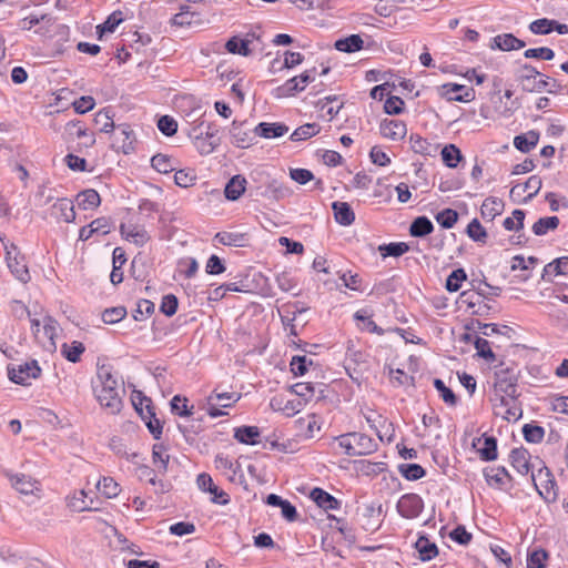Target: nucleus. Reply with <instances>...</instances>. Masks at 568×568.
Segmentation results:
<instances>
[{
    "label": "nucleus",
    "instance_id": "a211bd4d",
    "mask_svg": "<svg viewBox=\"0 0 568 568\" xmlns=\"http://www.w3.org/2000/svg\"><path fill=\"white\" fill-rule=\"evenodd\" d=\"M12 487L23 495L33 494L38 490L39 483L30 476L24 474L9 475Z\"/></svg>",
    "mask_w": 568,
    "mask_h": 568
},
{
    "label": "nucleus",
    "instance_id": "0eeeda50",
    "mask_svg": "<svg viewBox=\"0 0 568 568\" xmlns=\"http://www.w3.org/2000/svg\"><path fill=\"white\" fill-rule=\"evenodd\" d=\"M292 194L291 189L276 179H267L264 186L256 189V195H261L267 200L280 201Z\"/></svg>",
    "mask_w": 568,
    "mask_h": 568
},
{
    "label": "nucleus",
    "instance_id": "13d9d810",
    "mask_svg": "<svg viewBox=\"0 0 568 568\" xmlns=\"http://www.w3.org/2000/svg\"><path fill=\"white\" fill-rule=\"evenodd\" d=\"M97 487L106 498H114L121 491L120 485L111 477L100 479Z\"/></svg>",
    "mask_w": 568,
    "mask_h": 568
},
{
    "label": "nucleus",
    "instance_id": "9d476101",
    "mask_svg": "<svg viewBox=\"0 0 568 568\" xmlns=\"http://www.w3.org/2000/svg\"><path fill=\"white\" fill-rule=\"evenodd\" d=\"M529 30L535 34H549L552 31H557L559 34L568 33V26L560 23L557 20L541 18L532 21L529 24Z\"/></svg>",
    "mask_w": 568,
    "mask_h": 568
},
{
    "label": "nucleus",
    "instance_id": "a18cd8bd",
    "mask_svg": "<svg viewBox=\"0 0 568 568\" xmlns=\"http://www.w3.org/2000/svg\"><path fill=\"white\" fill-rule=\"evenodd\" d=\"M409 141L412 150L415 153H419L422 155H433V153L436 151V148L430 142L418 134H412Z\"/></svg>",
    "mask_w": 568,
    "mask_h": 568
},
{
    "label": "nucleus",
    "instance_id": "4d7b16f0",
    "mask_svg": "<svg viewBox=\"0 0 568 568\" xmlns=\"http://www.w3.org/2000/svg\"><path fill=\"white\" fill-rule=\"evenodd\" d=\"M214 239L222 245L243 246L245 235L242 233L219 232Z\"/></svg>",
    "mask_w": 568,
    "mask_h": 568
},
{
    "label": "nucleus",
    "instance_id": "39448f33",
    "mask_svg": "<svg viewBox=\"0 0 568 568\" xmlns=\"http://www.w3.org/2000/svg\"><path fill=\"white\" fill-rule=\"evenodd\" d=\"M41 373V368L38 365L37 361L26 362L24 364H20L17 367L10 366L8 368L9 378L20 385H27L28 381L31 378H37Z\"/></svg>",
    "mask_w": 568,
    "mask_h": 568
},
{
    "label": "nucleus",
    "instance_id": "b1692460",
    "mask_svg": "<svg viewBox=\"0 0 568 568\" xmlns=\"http://www.w3.org/2000/svg\"><path fill=\"white\" fill-rule=\"evenodd\" d=\"M261 432L257 426H247L243 425L236 427L234 429V438L245 445H255L257 444V438L260 437Z\"/></svg>",
    "mask_w": 568,
    "mask_h": 568
},
{
    "label": "nucleus",
    "instance_id": "c9c22d12",
    "mask_svg": "<svg viewBox=\"0 0 568 568\" xmlns=\"http://www.w3.org/2000/svg\"><path fill=\"white\" fill-rule=\"evenodd\" d=\"M241 398V394L235 392H217V389H214L210 396L207 397V402H216L220 407L227 408L231 407L234 403H236Z\"/></svg>",
    "mask_w": 568,
    "mask_h": 568
},
{
    "label": "nucleus",
    "instance_id": "1a4fd4ad",
    "mask_svg": "<svg viewBox=\"0 0 568 568\" xmlns=\"http://www.w3.org/2000/svg\"><path fill=\"white\" fill-rule=\"evenodd\" d=\"M442 95L449 101L470 102L476 93L473 88H467L458 83H446L442 85Z\"/></svg>",
    "mask_w": 568,
    "mask_h": 568
},
{
    "label": "nucleus",
    "instance_id": "ddd939ff",
    "mask_svg": "<svg viewBox=\"0 0 568 568\" xmlns=\"http://www.w3.org/2000/svg\"><path fill=\"white\" fill-rule=\"evenodd\" d=\"M356 456H365L375 453L378 449L377 442L363 433H349Z\"/></svg>",
    "mask_w": 568,
    "mask_h": 568
},
{
    "label": "nucleus",
    "instance_id": "8fccbe9b",
    "mask_svg": "<svg viewBox=\"0 0 568 568\" xmlns=\"http://www.w3.org/2000/svg\"><path fill=\"white\" fill-rule=\"evenodd\" d=\"M354 318L356 321H361L363 322V326L361 327L362 329H365L369 333H374V334H377V335H384L385 334V329H383L382 327H379L371 317L369 314H367V312L365 310H359L357 311L355 314H354Z\"/></svg>",
    "mask_w": 568,
    "mask_h": 568
},
{
    "label": "nucleus",
    "instance_id": "e433bc0d",
    "mask_svg": "<svg viewBox=\"0 0 568 568\" xmlns=\"http://www.w3.org/2000/svg\"><path fill=\"white\" fill-rule=\"evenodd\" d=\"M175 160L166 154L158 153L152 156L151 165L159 173L166 174L175 170Z\"/></svg>",
    "mask_w": 568,
    "mask_h": 568
},
{
    "label": "nucleus",
    "instance_id": "de8ad7c7",
    "mask_svg": "<svg viewBox=\"0 0 568 568\" xmlns=\"http://www.w3.org/2000/svg\"><path fill=\"white\" fill-rule=\"evenodd\" d=\"M94 122L97 125L100 126L101 132L104 133L114 132L116 129V125L113 121V115L108 109H103L100 112H98L94 116Z\"/></svg>",
    "mask_w": 568,
    "mask_h": 568
},
{
    "label": "nucleus",
    "instance_id": "0e129e2a",
    "mask_svg": "<svg viewBox=\"0 0 568 568\" xmlns=\"http://www.w3.org/2000/svg\"><path fill=\"white\" fill-rule=\"evenodd\" d=\"M467 235L475 242L485 243L487 232L477 219L470 221L466 229Z\"/></svg>",
    "mask_w": 568,
    "mask_h": 568
},
{
    "label": "nucleus",
    "instance_id": "aec40b11",
    "mask_svg": "<svg viewBox=\"0 0 568 568\" xmlns=\"http://www.w3.org/2000/svg\"><path fill=\"white\" fill-rule=\"evenodd\" d=\"M495 393L505 394L508 397H518L516 378L507 376L505 373L496 374Z\"/></svg>",
    "mask_w": 568,
    "mask_h": 568
},
{
    "label": "nucleus",
    "instance_id": "f8f14e48",
    "mask_svg": "<svg viewBox=\"0 0 568 568\" xmlns=\"http://www.w3.org/2000/svg\"><path fill=\"white\" fill-rule=\"evenodd\" d=\"M51 215L57 221H63L65 223L73 222L75 219V212L72 201L67 197L58 199L51 206Z\"/></svg>",
    "mask_w": 568,
    "mask_h": 568
},
{
    "label": "nucleus",
    "instance_id": "09e8293b",
    "mask_svg": "<svg viewBox=\"0 0 568 568\" xmlns=\"http://www.w3.org/2000/svg\"><path fill=\"white\" fill-rule=\"evenodd\" d=\"M484 476L489 485L495 484L498 487H501L505 484V477L510 478L508 470L504 466L486 468L484 470Z\"/></svg>",
    "mask_w": 568,
    "mask_h": 568
},
{
    "label": "nucleus",
    "instance_id": "6ab92c4d",
    "mask_svg": "<svg viewBox=\"0 0 568 568\" xmlns=\"http://www.w3.org/2000/svg\"><path fill=\"white\" fill-rule=\"evenodd\" d=\"M335 221L343 226H348L355 221V213L347 202L335 201L332 203Z\"/></svg>",
    "mask_w": 568,
    "mask_h": 568
},
{
    "label": "nucleus",
    "instance_id": "4be33fe9",
    "mask_svg": "<svg viewBox=\"0 0 568 568\" xmlns=\"http://www.w3.org/2000/svg\"><path fill=\"white\" fill-rule=\"evenodd\" d=\"M246 179L240 174L234 175L225 185L224 194L230 201H236L245 192Z\"/></svg>",
    "mask_w": 568,
    "mask_h": 568
},
{
    "label": "nucleus",
    "instance_id": "3c124183",
    "mask_svg": "<svg viewBox=\"0 0 568 568\" xmlns=\"http://www.w3.org/2000/svg\"><path fill=\"white\" fill-rule=\"evenodd\" d=\"M398 471L407 480H418L426 475V470L419 464H400Z\"/></svg>",
    "mask_w": 568,
    "mask_h": 568
},
{
    "label": "nucleus",
    "instance_id": "c756f323",
    "mask_svg": "<svg viewBox=\"0 0 568 568\" xmlns=\"http://www.w3.org/2000/svg\"><path fill=\"white\" fill-rule=\"evenodd\" d=\"M364 41L358 34H351L346 38L338 39L334 47L336 50L346 53H353L363 49Z\"/></svg>",
    "mask_w": 568,
    "mask_h": 568
},
{
    "label": "nucleus",
    "instance_id": "393cba45",
    "mask_svg": "<svg viewBox=\"0 0 568 568\" xmlns=\"http://www.w3.org/2000/svg\"><path fill=\"white\" fill-rule=\"evenodd\" d=\"M538 141L539 132L531 130L527 133L516 135L514 138V145L520 152L528 153L538 144Z\"/></svg>",
    "mask_w": 568,
    "mask_h": 568
},
{
    "label": "nucleus",
    "instance_id": "864d4df0",
    "mask_svg": "<svg viewBox=\"0 0 568 568\" xmlns=\"http://www.w3.org/2000/svg\"><path fill=\"white\" fill-rule=\"evenodd\" d=\"M467 280V274L464 268L454 270L446 278L445 288L455 293L462 287V283Z\"/></svg>",
    "mask_w": 568,
    "mask_h": 568
},
{
    "label": "nucleus",
    "instance_id": "052dcab7",
    "mask_svg": "<svg viewBox=\"0 0 568 568\" xmlns=\"http://www.w3.org/2000/svg\"><path fill=\"white\" fill-rule=\"evenodd\" d=\"M508 400L510 404L505 408V410H497L496 415L501 416L508 422L518 420L523 415V410L520 405L517 403V397H509Z\"/></svg>",
    "mask_w": 568,
    "mask_h": 568
},
{
    "label": "nucleus",
    "instance_id": "338daca9",
    "mask_svg": "<svg viewBox=\"0 0 568 568\" xmlns=\"http://www.w3.org/2000/svg\"><path fill=\"white\" fill-rule=\"evenodd\" d=\"M171 410L173 414H176L182 417L191 416L193 414L192 408L187 407V398L182 397L180 395L173 396L171 399Z\"/></svg>",
    "mask_w": 568,
    "mask_h": 568
},
{
    "label": "nucleus",
    "instance_id": "37998d69",
    "mask_svg": "<svg viewBox=\"0 0 568 568\" xmlns=\"http://www.w3.org/2000/svg\"><path fill=\"white\" fill-rule=\"evenodd\" d=\"M504 204L499 199L487 197L481 205V215L484 219L494 220L503 211Z\"/></svg>",
    "mask_w": 568,
    "mask_h": 568
},
{
    "label": "nucleus",
    "instance_id": "6e6552de",
    "mask_svg": "<svg viewBox=\"0 0 568 568\" xmlns=\"http://www.w3.org/2000/svg\"><path fill=\"white\" fill-rule=\"evenodd\" d=\"M135 135L131 126L126 123L118 124L113 134V146L129 154L134 150Z\"/></svg>",
    "mask_w": 568,
    "mask_h": 568
},
{
    "label": "nucleus",
    "instance_id": "4c0bfd02",
    "mask_svg": "<svg viewBox=\"0 0 568 568\" xmlns=\"http://www.w3.org/2000/svg\"><path fill=\"white\" fill-rule=\"evenodd\" d=\"M321 131V126L317 123H306L293 131L290 136V140L294 142L305 141Z\"/></svg>",
    "mask_w": 568,
    "mask_h": 568
},
{
    "label": "nucleus",
    "instance_id": "a19ab883",
    "mask_svg": "<svg viewBox=\"0 0 568 568\" xmlns=\"http://www.w3.org/2000/svg\"><path fill=\"white\" fill-rule=\"evenodd\" d=\"M549 554L544 548H535L527 554V568H546Z\"/></svg>",
    "mask_w": 568,
    "mask_h": 568
},
{
    "label": "nucleus",
    "instance_id": "2eb2a0df",
    "mask_svg": "<svg viewBox=\"0 0 568 568\" xmlns=\"http://www.w3.org/2000/svg\"><path fill=\"white\" fill-rule=\"evenodd\" d=\"M311 499L324 510H335L341 507V501L326 490L315 487L310 494Z\"/></svg>",
    "mask_w": 568,
    "mask_h": 568
},
{
    "label": "nucleus",
    "instance_id": "603ef678",
    "mask_svg": "<svg viewBox=\"0 0 568 568\" xmlns=\"http://www.w3.org/2000/svg\"><path fill=\"white\" fill-rule=\"evenodd\" d=\"M474 346L477 351V355L484 358L488 363H494L496 361V355L490 348V344L487 339L475 335Z\"/></svg>",
    "mask_w": 568,
    "mask_h": 568
},
{
    "label": "nucleus",
    "instance_id": "49530a36",
    "mask_svg": "<svg viewBox=\"0 0 568 568\" xmlns=\"http://www.w3.org/2000/svg\"><path fill=\"white\" fill-rule=\"evenodd\" d=\"M165 447L162 444H155L152 448V460L158 466L161 474L168 471L170 456L164 454Z\"/></svg>",
    "mask_w": 568,
    "mask_h": 568
},
{
    "label": "nucleus",
    "instance_id": "69168bd1",
    "mask_svg": "<svg viewBox=\"0 0 568 568\" xmlns=\"http://www.w3.org/2000/svg\"><path fill=\"white\" fill-rule=\"evenodd\" d=\"M433 384L436 390L439 393L442 399L447 405L455 406L457 404V396L449 387L445 385V383L442 379L435 378Z\"/></svg>",
    "mask_w": 568,
    "mask_h": 568
},
{
    "label": "nucleus",
    "instance_id": "72a5a7b5",
    "mask_svg": "<svg viewBox=\"0 0 568 568\" xmlns=\"http://www.w3.org/2000/svg\"><path fill=\"white\" fill-rule=\"evenodd\" d=\"M250 43L251 40L241 39L240 37L234 36L227 40L225 49L230 53L248 57L251 54Z\"/></svg>",
    "mask_w": 568,
    "mask_h": 568
},
{
    "label": "nucleus",
    "instance_id": "4468645a",
    "mask_svg": "<svg viewBox=\"0 0 568 568\" xmlns=\"http://www.w3.org/2000/svg\"><path fill=\"white\" fill-rule=\"evenodd\" d=\"M288 126L281 122H261L254 128V133L264 139H275L285 135Z\"/></svg>",
    "mask_w": 568,
    "mask_h": 568
},
{
    "label": "nucleus",
    "instance_id": "ea45409f",
    "mask_svg": "<svg viewBox=\"0 0 568 568\" xmlns=\"http://www.w3.org/2000/svg\"><path fill=\"white\" fill-rule=\"evenodd\" d=\"M84 351V345L78 341H73L71 344L64 343L61 346L62 355L71 363H78Z\"/></svg>",
    "mask_w": 568,
    "mask_h": 568
},
{
    "label": "nucleus",
    "instance_id": "6e6d98bb",
    "mask_svg": "<svg viewBox=\"0 0 568 568\" xmlns=\"http://www.w3.org/2000/svg\"><path fill=\"white\" fill-rule=\"evenodd\" d=\"M193 139V143L196 150L202 155L211 154L220 144V140H211L200 135H190Z\"/></svg>",
    "mask_w": 568,
    "mask_h": 568
},
{
    "label": "nucleus",
    "instance_id": "bb28decb",
    "mask_svg": "<svg viewBox=\"0 0 568 568\" xmlns=\"http://www.w3.org/2000/svg\"><path fill=\"white\" fill-rule=\"evenodd\" d=\"M415 548L419 554L422 561H428L438 555V548L426 536H420L415 542Z\"/></svg>",
    "mask_w": 568,
    "mask_h": 568
},
{
    "label": "nucleus",
    "instance_id": "f257e3e1",
    "mask_svg": "<svg viewBox=\"0 0 568 568\" xmlns=\"http://www.w3.org/2000/svg\"><path fill=\"white\" fill-rule=\"evenodd\" d=\"M97 378L101 386L100 389H94L98 402L110 414H119L123 407V400L119 392L118 379L112 374V367L110 365L98 366Z\"/></svg>",
    "mask_w": 568,
    "mask_h": 568
},
{
    "label": "nucleus",
    "instance_id": "20e7f679",
    "mask_svg": "<svg viewBox=\"0 0 568 568\" xmlns=\"http://www.w3.org/2000/svg\"><path fill=\"white\" fill-rule=\"evenodd\" d=\"M315 68L312 70H306L298 77H293L288 79L283 85H280L275 89V97H288L293 95L295 92L303 91L310 82L315 80Z\"/></svg>",
    "mask_w": 568,
    "mask_h": 568
},
{
    "label": "nucleus",
    "instance_id": "f3484780",
    "mask_svg": "<svg viewBox=\"0 0 568 568\" xmlns=\"http://www.w3.org/2000/svg\"><path fill=\"white\" fill-rule=\"evenodd\" d=\"M493 42L491 49H499L501 51L519 50L526 45L525 41L518 39L513 33L498 34L493 38Z\"/></svg>",
    "mask_w": 568,
    "mask_h": 568
},
{
    "label": "nucleus",
    "instance_id": "5701e85b",
    "mask_svg": "<svg viewBox=\"0 0 568 568\" xmlns=\"http://www.w3.org/2000/svg\"><path fill=\"white\" fill-rule=\"evenodd\" d=\"M478 443L483 440V447L478 448V454L481 460L493 462L497 458V438L484 434L481 438L476 439Z\"/></svg>",
    "mask_w": 568,
    "mask_h": 568
},
{
    "label": "nucleus",
    "instance_id": "412c9836",
    "mask_svg": "<svg viewBox=\"0 0 568 568\" xmlns=\"http://www.w3.org/2000/svg\"><path fill=\"white\" fill-rule=\"evenodd\" d=\"M120 232L126 240L138 246H143L150 240V235L143 227L121 224Z\"/></svg>",
    "mask_w": 568,
    "mask_h": 568
},
{
    "label": "nucleus",
    "instance_id": "473e14b6",
    "mask_svg": "<svg viewBox=\"0 0 568 568\" xmlns=\"http://www.w3.org/2000/svg\"><path fill=\"white\" fill-rule=\"evenodd\" d=\"M220 128L214 122L201 121L196 126L192 128L189 135H200L211 140H220Z\"/></svg>",
    "mask_w": 568,
    "mask_h": 568
},
{
    "label": "nucleus",
    "instance_id": "cd10ccee",
    "mask_svg": "<svg viewBox=\"0 0 568 568\" xmlns=\"http://www.w3.org/2000/svg\"><path fill=\"white\" fill-rule=\"evenodd\" d=\"M541 179L538 175H531L523 185L513 186V189L510 190V195H519V192H517L519 189H521L524 192L529 191V194L524 200L525 202H528L538 194V192L541 189Z\"/></svg>",
    "mask_w": 568,
    "mask_h": 568
},
{
    "label": "nucleus",
    "instance_id": "dca6fc26",
    "mask_svg": "<svg viewBox=\"0 0 568 568\" xmlns=\"http://www.w3.org/2000/svg\"><path fill=\"white\" fill-rule=\"evenodd\" d=\"M530 454L529 452L524 448H514L509 454V460L511 466L520 474V475H527L530 470V463H529Z\"/></svg>",
    "mask_w": 568,
    "mask_h": 568
},
{
    "label": "nucleus",
    "instance_id": "2f4dec72",
    "mask_svg": "<svg viewBox=\"0 0 568 568\" xmlns=\"http://www.w3.org/2000/svg\"><path fill=\"white\" fill-rule=\"evenodd\" d=\"M442 160L447 168L455 169L464 159L462 151L455 144H447L442 149Z\"/></svg>",
    "mask_w": 568,
    "mask_h": 568
},
{
    "label": "nucleus",
    "instance_id": "c85d7f7f",
    "mask_svg": "<svg viewBox=\"0 0 568 568\" xmlns=\"http://www.w3.org/2000/svg\"><path fill=\"white\" fill-rule=\"evenodd\" d=\"M77 202L82 210H93L101 203L100 194L93 189H87L78 193Z\"/></svg>",
    "mask_w": 568,
    "mask_h": 568
},
{
    "label": "nucleus",
    "instance_id": "9b49d317",
    "mask_svg": "<svg viewBox=\"0 0 568 568\" xmlns=\"http://www.w3.org/2000/svg\"><path fill=\"white\" fill-rule=\"evenodd\" d=\"M379 131L384 138L398 141L405 138L407 128L405 122L400 120L385 119L381 122Z\"/></svg>",
    "mask_w": 568,
    "mask_h": 568
},
{
    "label": "nucleus",
    "instance_id": "f03ea898",
    "mask_svg": "<svg viewBox=\"0 0 568 568\" xmlns=\"http://www.w3.org/2000/svg\"><path fill=\"white\" fill-rule=\"evenodd\" d=\"M531 480L539 495L548 503L557 499V484L550 469L545 465L541 466L537 474H531Z\"/></svg>",
    "mask_w": 568,
    "mask_h": 568
},
{
    "label": "nucleus",
    "instance_id": "a878e982",
    "mask_svg": "<svg viewBox=\"0 0 568 568\" xmlns=\"http://www.w3.org/2000/svg\"><path fill=\"white\" fill-rule=\"evenodd\" d=\"M551 275H568V256L556 258L545 265L541 278L550 281Z\"/></svg>",
    "mask_w": 568,
    "mask_h": 568
},
{
    "label": "nucleus",
    "instance_id": "58836bf2",
    "mask_svg": "<svg viewBox=\"0 0 568 568\" xmlns=\"http://www.w3.org/2000/svg\"><path fill=\"white\" fill-rule=\"evenodd\" d=\"M122 21H123L122 11L116 10V11L112 12L102 24H99L97 27V33L99 36V39H101L105 32H110V33L114 32L116 27Z\"/></svg>",
    "mask_w": 568,
    "mask_h": 568
},
{
    "label": "nucleus",
    "instance_id": "774afa93",
    "mask_svg": "<svg viewBox=\"0 0 568 568\" xmlns=\"http://www.w3.org/2000/svg\"><path fill=\"white\" fill-rule=\"evenodd\" d=\"M158 129L165 136H172L178 131V122L170 115H162L158 120Z\"/></svg>",
    "mask_w": 568,
    "mask_h": 568
},
{
    "label": "nucleus",
    "instance_id": "7ed1b4c3",
    "mask_svg": "<svg viewBox=\"0 0 568 568\" xmlns=\"http://www.w3.org/2000/svg\"><path fill=\"white\" fill-rule=\"evenodd\" d=\"M6 261L9 270L17 280L21 283H28L30 281V273L24 256L20 254L14 244L10 246L6 245Z\"/></svg>",
    "mask_w": 568,
    "mask_h": 568
},
{
    "label": "nucleus",
    "instance_id": "f704fd0d",
    "mask_svg": "<svg viewBox=\"0 0 568 568\" xmlns=\"http://www.w3.org/2000/svg\"><path fill=\"white\" fill-rule=\"evenodd\" d=\"M65 130L71 134L75 135L78 139L85 138L87 141L84 145L87 148H91L95 143V138L93 134H88L87 128L82 125V122L79 120L70 121L65 125Z\"/></svg>",
    "mask_w": 568,
    "mask_h": 568
},
{
    "label": "nucleus",
    "instance_id": "e2e57ef3",
    "mask_svg": "<svg viewBox=\"0 0 568 568\" xmlns=\"http://www.w3.org/2000/svg\"><path fill=\"white\" fill-rule=\"evenodd\" d=\"M437 223L444 229H452L458 221V213L453 209H445L435 216Z\"/></svg>",
    "mask_w": 568,
    "mask_h": 568
},
{
    "label": "nucleus",
    "instance_id": "5fc2aeb1",
    "mask_svg": "<svg viewBox=\"0 0 568 568\" xmlns=\"http://www.w3.org/2000/svg\"><path fill=\"white\" fill-rule=\"evenodd\" d=\"M523 435L526 442L538 444L545 437V429L539 425L525 424L523 426Z\"/></svg>",
    "mask_w": 568,
    "mask_h": 568
},
{
    "label": "nucleus",
    "instance_id": "680f3d73",
    "mask_svg": "<svg viewBox=\"0 0 568 568\" xmlns=\"http://www.w3.org/2000/svg\"><path fill=\"white\" fill-rule=\"evenodd\" d=\"M126 316V308L124 306H115L105 308L102 312V321L105 324H115L120 321H122Z\"/></svg>",
    "mask_w": 568,
    "mask_h": 568
},
{
    "label": "nucleus",
    "instance_id": "79ce46f5",
    "mask_svg": "<svg viewBox=\"0 0 568 568\" xmlns=\"http://www.w3.org/2000/svg\"><path fill=\"white\" fill-rule=\"evenodd\" d=\"M409 246L405 242H392L378 246V251L383 257H399L408 252Z\"/></svg>",
    "mask_w": 568,
    "mask_h": 568
},
{
    "label": "nucleus",
    "instance_id": "423d86ee",
    "mask_svg": "<svg viewBox=\"0 0 568 568\" xmlns=\"http://www.w3.org/2000/svg\"><path fill=\"white\" fill-rule=\"evenodd\" d=\"M396 508L402 517L413 519L423 511L424 501L417 494H405L399 498Z\"/></svg>",
    "mask_w": 568,
    "mask_h": 568
},
{
    "label": "nucleus",
    "instance_id": "c03bdc74",
    "mask_svg": "<svg viewBox=\"0 0 568 568\" xmlns=\"http://www.w3.org/2000/svg\"><path fill=\"white\" fill-rule=\"evenodd\" d=\"M559 225L558 216L540 217L534 225L532 232L537 236L545 235L548 231H554Z\"/></svg>",
    "mask_w": 568,
    "mask_h": 568
},
{
    "label": "nucleus",
    "instance_id": "bf43d9fd",
    "mask_svg": "<svg viewBox=\"0 0 568 568\" xmlns=\"http://www.w3.org/2000/svg\"><path fill=\"white\" fill-rule=\"evenodd\" d=\"M231 136L234 140V144L239 148H246L251 145L252 138L248 132H242L241 124L236 121H233L232 128L230 130Z\"/></svg>",
    "mask_w": 568,
    "mask_h": 568
},
{
    "label": "nucleus",
    "instance_id": "7c9ffc66",
    "mask_svg": "<svg viewBox=\"0 0 568 568\" xmlns=\"http://www.w3.org/2000/svg\"><path fill=\"white\" fill-rule=\"evenodd\" d=\"M434 231V224L427 216H418L416 217L410 226L409 233L414 237H424L430 234Z\"/></svg>",
    "mask_w": 568,
    "mask_h": 568
}]
</instances>
